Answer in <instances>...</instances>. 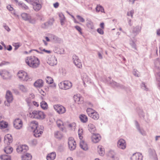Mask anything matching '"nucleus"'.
<instances>
[{
    "mask_svg": "<svg viewBox=\"0 0 160 160\" xmlns=\"http://www.w3.org/2000/svg\"><path fill=\"white\" fill-rule=\"evenodd\" d=\"M25 62L29 67L34 68L38 67L40 64L39 59L34 56L27 57L25 59Z\"/></svg>",
    "mask_w": 160,
    "mask_h": 160,
    "instance_id": "nucleus-1",
    "label": "nucleus"
},
{
    "mask_svg": "<svg viewBox=\"0 0 160 160\" xmlns=\"http://www.w3.org/2000/svg\"><path fill=\"white\" fill-rule=\"evenodd\" d=\"M30 117L32 118L42 120L44 119L46 115L43 111L40 110H34L29 113Z\"/></svg>",
    "mask_w": 160,
    "mask_h": 160,
    "instance_id": "nucleus-2",
    "label": "nucleus"
},
{
    "mask_svg": "<svg viewBox=\"0 0 160 160\" xmlns=\"http://www.w3.org/2000/svg\"><path fill=\"white\" fill-rule=\"evenodd\" d=\"M86 111L88 116L93 119L97 120L99 119V115L95 110L91 108H88Z\"/></svg>",
    "mask_w": 160,
    "mask_h": 160,
    "instance_id": "nucleus-3",
    "label": "nucleus"
},
{
    "mask_svg": "<svg viewBox=\"0 0 160 160\" xmlns=\"http://www.w3.org/2000/svg\"><path fill=\"white\" fill-rule=\"evenodd\" d=\"M60 88L63 90H67L72 87V83L68 81H62L58 84Z\"/></svg>",
    "mask_w": 160,
    "mask_h": 160,
    "instance_id": "nucleus-4",
    "label": "nucleus"
},
{
    "mask_svg": "<svg viewBox=\"0 0 160 160\" xmlns=\"http://www.w3.org/2000/svg\"><path fill=\"white\" fill-rule=\"evenodd\" d=\"M53 108L59 114H62L66 112L65 108L59 104L54 105Z\"/></svg>",
    "mask_w": 160,
    "mask_h": 160,
    "instance_id": "nucleus-5",
    "label": "nucleus"
},
{
    "mask_svg": "<svg viewBox=\"0 0 160 160\" xmlns=\"http://www.w3.org/2000/svg\"><path fill=\"white\" fill-rule=\"evenodd\" d=\"M18 78L22 81H27L29 79L27 73L22 70H21L18 72Z\"/></svg>",
    "mask_w": 160,
    "mask_h": 160,
    "instance_id": "nucleus-6",
    "label": "nucleus"
},
{
    "mask_svg": "<svg viewBox=\"0 0 160 160\" xmlns=\"http://www.w3.org/2000/svg\"><path fill=\"white\" fill-rule=\"evenodd\" d=\"M68 147L71 150H74L76 147V143L72 137L69 138L68 142Z\"/></svg>",
    "mask_w": 160,
    "mask_h": 160,
    "instance_id": "nucleus-7",
    "label": "nucleus"
},
{
    "mask_svg": "<svg viewBox=\"0 0 160 160\" xmlns=\"http://www.w3.org/2000/svg\"><path fill=\"white\" fill-rule=\"evenodd\" d=\"M22 125L23 122L20 119H16L13 122L14 127L17 129H21L22 127Z\"/></svg>",
    "mask_w": 160,
    "mask_h": 160,
    "instance_id": "nucleus-8",
    "label": "nucleus"
},
{
    "mask_svg": "<svg viewBox=\"0 0 160 160\" xmlns=\"http://www.w3.org/2000/svg\"><path fill=\"white\" fill-rule=\"evenodd\" d=\"M43 131V127L42 126H40L34 130V135L36 137H39L42 135Z\"/></svg>",
    "mask_w": 160,
    "mask_h": 160,
    "instance_id": "nucleus-9",
    "label": "nucleus"
},
{
    "mask_svg": "<svg viewBox=\"0 0 160 160\" xmlns=\"http://www.w3.org/2000/svg\"><path fill=\"white\" fill-rule=\"evenodd\" d=\"M21 16L22 18L25 21H29L30 23H34L35 22V20L32 19L30 15L26 13H22Z\"/></svg>",
    "mask_w": 160,
    "mask_h": 160,
    "instance_id": "nucleus-10",
    "label": "nucleus"
},
{
    "mask_svg": "<svg viewBox=\"0 0 160 160\" xmlns=\"http://www.w3.org/2000/svg\"><path fill=\"white\" fill-rule=\"evenodd\" d=\"M73 62L75 65L78 68H81L82 67V62L78 58L76 55L73 57Z\"/></svg>",
    "mask_w": 160,
    "mask_h": 160,
    "instance_id": "nucleus-11",
    "label": "nucleus"
},
{
    "mask_svg": "<svg viewBox=\"0 0 160 160\" xmlns=\"http://www.w3.org/2000/svg\"><path fill=\"white\" fill-rule=\"evenodd\" d=\"M47 63L50 65L53 66L56 64L57 60L54 56H50L48 58Z\"/></svg>",
    "mask_w": 160,
    "mask_h": 160,
    "instance_id": "nucleus-12",
    "label": "nucleus"
},
{
    "mask_svg": "<svg viewBox=\"0 0 160 160\" xmlns=\"http://www.w3.org/2000/svg\"><path fill=\"white\" fill-rule=\"evenodd\" d=\"M118 147L121 149H124L126 148V143L123 139H120L118 142Z\"/></svg>",
    "mask_w": 160,
    "mask_h": 160,
    "instance_id": "nucleus-13",
    "label": "nucleus"
},
{
    "mask_svg": "<svg viewBox=\"0 0 160 160\" xmlns=\"http://www.w3.org/2000/svg\"><path fill=\"white\" fill-rule=\"evenodd\" d=\"M4 143L7 145H9L12 141V135L9 134L6 135L4 137Z\"/></svg>",
    "mask_w": 160,
    "mask_h": 160,
    "instance_id": "nucleus-14",
    "label": "nucleus"
},
{
    "mask_svg": "<svg viewBox=\"0 0 160 160\" xmlns=\"http://www.w3.org/2000/svg\"><path fill=\"white\" fill-rule=\"evenodd\" d=\"M5 97L8 103L12 102L13 100V96L12 92L8 90L7 91Z\"/></svg>",
    "mask_w": 160,
    "mask_h": 160,
    "instance_id": "nucleus-15",
    "label": "nucleus"
},
{
    "mask_svg": "<svg viewBox=\"0 0 160 160\" xmlns=\"http://www.w3.org/2000/svg\"><path fill=\"white\" fill-rule=\"evenodd\" d=\"M101 136L99 134H93L92 137V140L95 143L98 142L101 139Z\"/></svg>",
    "mask_w": 160,
    "mask_h": 160,
    "instance_id": "nucleus-16",
    "label": "nucleus"
},
{
    "mask_svg": "<svg viewBox=\"0 0 160 160\" xmlns=\"http://www.w3.org/2000/svg\"><path fill=\"white\" fill-rule=\"evenodd\" d=\"M80 147L84 151L88 150L89 147L87 143L85 141L82 140L80 142Z\"/></svg>",
    "mask_w": 160,
    "mask_h": 160,
    "instance_id": "nucleus-17",
    "label": "nucleus"
},
{
    "mask_svg": "<svg viewBox=\"0 0 160 160\" xmlns=\"http://www.w3.org/2000/svg\"><path fill=\"white\" fill-rule=\"evenodd\" d=\"M65 125L69 129L74 130L76 127V124L74 122H67L65 123Z\"/></svg>",
    "mask_w": 160,
    "mask_h": 160,
    "instance_id": "nucleus-18",
    "label": "nucleus"
},
{
    "mask_svg": "<svg viewBox=\"0 0 160 160\" xmlns=\"http://www.w3.org/2000/svg\"><path fill=\"white\" fill-rule=\"evenodd\" d=\"M58 126L62 131H63L65 128V124L60 119L58 120L56 122Z\"/></svg>",
    "mask_w": 160,
    "mask_h": 160,
    "instance_id": "nucleus-19",
    "label": "nucleus"
},
{
    "mask_svg": "<svg viewBox=\"0 0 160 160\" xmlns=\"http://www.w3.org/2000/svg\"><path fill=\"white\" fill-rule=\"evenodd\" d=\"M28 150V147L26 145H22L19 146L17 149V151L18 152H25L27 151Z\"/></svg>",
    "mask_w": 160,
    "mask_h": 160,
    "instance_id": "nucleus-20",
    "label": "nucleus"
},
{
    "mask_svg": "<svg viewBox=\"0 0 160 160\" xmlns=\"http://www.w3.org/2000/svg\"><path fill=\"white\" fill-rule=\"evenodd\" d=\"M142 155L138 153L133 154L131 158V160H142Z\"/></svg>",
    "mask_w": 160,
    "mask_h": 160,
    "instance_id": "nucleus-21",
    "label": "nucleus"
},
{
    "mask_svg": "<svg viewBox=\"0 0 160 160\" xmlns=\"http://www.w3.org/2000/svg\"><path fill=\"white\" fill-rule=\"evenodd\" d=\"M0 75L4 79H8L10 76L9 73L5 70L2 71L0 72Z\"/></svg>",
    "mask_w": 160,
    "mask_h": 160,
    "instance_id": "nucleus-22",
    "label": "nucleus"
},
{
    "mask_svg": "<svg viewBox=\"0 0 160 160\" xmlns=\"http://www.w3.org/2000/svg\"><path fill=\"white\" fill-rule=\"evenodd\" d=\"M43 82L41 79L37 80L34 83V86L36 88H41L43 86Z\"/></svg>",
    "mask_w": 160,
    "mask_h": 160,
    "instance_id": "nucleus-23",
    "label": "nucleus"
},
{
    "mask_svg": "<svg viewBox=\"0 0 160 160\" xmlns=\"http://www.w3.org/2000/svg\"><path fill=\"white\" fill-rule=\"evenodd\" d=\"M73 98L75 102L78 104H81L83 103V101L78 95H74Z\"/></svg>",
    "mask_w": 160,
    "mask_h": 160,
    "instance_id": "nucleus-24",
    "label": "nucleus"
},
{
    "mask_svg": "<svg viewBox=\"0 0 160 160\" xmlns=\"http://www.w3.org/2000/svg\"><path fill=\"white\" fill-rule=\"evenodd\" d=\"M32 158V155L29 153H26L21 156L22 160H31Z\"/></svg>",
    "mask_w": 160,
    "mask_h": 160,
    "instance_id": "nucleus-25",
    "label": "nucleus"
},
{
    "mask_svg": "<svg viewBox=\"0 0 160 160\" xmlns=\"http://www.w3.org/2000/svg\"><path fill=\"white\" fill-rule=\"evenodd\" d=\"M98 152L101 156L103 155L105 153L104 149L101 145H99L97 148Z\"/></svg>",
    "mask_w": 160,
    "mask_h": 160,
    "instance_id": "nucleus-26",
    "label": "nucleus"
},
{
    "mask_svg": "<svg viewBox=\"0 0 160 160\" xmlns=\"http://www.w3.org/2000/svg\"><path fill=\"white\" fill-rule=\"evenodd\" d=\"M33 9L36 11L39 10L42 8L41 4L32 3Z\"/></svg>",
    "mask_w": 160,
    "mask_h": 160,
    "instance_id": "nucleus-27",
    "label": "nucleus"
},
{
    "mask_svg": "<svg viewBox=\"0 0 160 160\" xmlns=\"http://www.w3.org/2000/svg\"><path fill=\"white\" fill-rule=\"evenodd\" d=\"M56 157V154L55 152H52L48 154L47 157V160H54Z\"/></svg>",
    "mask_w": 160,
    "mask_h": 160,
    "instance_id": "nucleus-28",
    "label": "nucleus"
},
{
    "mask_svg": "<svg viewBox=\"0 0 160 160\" xmlns=\"http://www.w3.org/2000/svg\"><path fill=\"white\" fill-rule=\"evenodd\" d=\"M79 118L81 121L84 123L87 122L88 120L87 117L84 114L80 115L79 116Z\"/></svg>",
    "mask_w": 160,
    "mask_h": 160,
    "instance_id": "nucleus-29",
    "label": "nucleus"
},
{
    "mask_svg": "<svg viewBox=\"0 0 160 160\" xmlns=\"http://www.w3.org/2000/svg\"><path fill=\"white\" fill-rule=\"evenodd\" d=\"M89 130L92 133L94 132L96 130L95 126L92 124L90 123L88 125Z\"/></svg>",
    "mask_w": 160,
    "mask_h": 160,
    "instance_id": "nucleus-30",
    "label": "nucleus"
},
{
    "mask_svg": "<svg viewBox=\"0 0 160 160\" xmlns=\"http://www.w3.org/2000/svg\"><path fill=\"white\" fill-rule=\"evenodd\" d=\"M30 126L32 129L37 128L39 127L38 126V123L36 121H32L30 124Z\"/></svg>",
    "mask_w": 160,
    "mask_h": 160,
    "instance_id": "nucleus-31",
    "label": "nucleus"
},
{
    "mask_svg": "<svg viewBox=\"0 0 160 160\" xmlns=\"http://www.w3.org/2000/svg\"><path fill=\"white\" fill-rule=\"evenodd\" d=\"M40 106L41 108L44 110L47 109L48 108L47 103L44 101H42L41 102Z\"/></svg>",
    "mask_w": 160,
    "mask_h": 160,
    "instance_id": "nucleus-32",
    "label": "nucleus"
},
{
    "mask_svg": "<svg viewBox=\"0 0 160 160\" xmlns=\"http://www.w3.org/2000/svg\"><path fill=\"white\" fill-rule=\"evenodd\" d=\"M8 126V123L7 122L2 121L0 122V128L2 129L7 127Z\"/></svg>",
    "mask_w": 160,
    "mask_h": 160,
    "instance_id": "nucleus-33",
    "label": "nucleus"
},
{
    "mask_svg": "<svg viewBox=\"0 0 160 160\" xmlns=\"http://www.w3.org/2000/svg\"><path fill=\"white\" fill-rule=\"evenodd\" d=\"M12 150V148L9 146L6 147L4 149L5 152L7 154H10L11 153Z\"/></svg>",
    "mask_w": 160,
    "mask_h": 160,
    "instance_id": "nucleus-34",
    "label": "nucleus"
},
{
    "mask_svg": "<svg viewBox=\"0 0 160 160\" xmlns=\"http://www.w3.org/2000/svg\"><path fill=\"white\" fill-rule=\"evenodd\" d=\"M55 136L57 138L61 139L63 136V135L61 132L57 131L55 133Z\"/></svg>",
    "mask_w": 160,
    "mask_h": 160,
    "instance_id": "nucleus-35",
    "label": "nucleus"
},
{
    "mask_svg": "<svg viewBox=\"0 0 160 160\" xmlns=\"http://www.w3.org/2000/svg\"><path fill=\"white\" fill-rule=\"evenodd\" d=\"M87 27L90 29H92L94 28L93 23L91 21H89L86 24Z\"/></svg>",
    "mask_w": 160,
    "mask_h": 160,
    "instance_id": "nucleus-36",
    "label": "nucleus"
},
{
    "mask_svg": "<svg viewBox=\"0 0 160 160\" xmlns=\"http://www.w3.org/2000/svg\"><path fill=\"white\" fill-rule=\"evenodd\" d=\"M0 158L2 160H11L10 157L7 155H1Z\"/></svg>",
    "mask_w": 160,
    "mask_h": 160,
    "instance_id": "nucleus-37",
    "label": "nucleus"
},
{
    "mask_svg": "<svg viewBox=\"0 0 160 160\" xmlns=\"http://www.w3.org/2000/svg\"><path fill=\"white\" fill-rule=\"evenodd\" d=\"M18 5L20 8L24 10H27L29 8L27 6L23 3L18 2Z\"/></svg>",
    "mask_w": 160,
    "mask_h": 160,
    "instance_id": "nucleus-38",
    "label": "nucleus"
},
{
    "mask_svg": "<svg viewBox=\"0 0 160 160\" xmlns=\"http://www.w3.org/2000/svg\"><path fill=\"white\" fill-rule=\"evenodd\" d=\"M96 9L97 12H104V10L103 8L100 5H98L96 8Z\"/></svg>",
    "mask_w": 160,
    "mask_h": 160,
    "instance_id": "nucleus-39",
    "label": "nucleus"
},
{
    "mask_svg": "<svg viewBox=\"0 0 160 160\" xmlns=\"http://www.w3.org/2000/svg\"><path fill=\"white\" fill-rule=\"evenodd\" d=\"M78 133L79 139L82 140L83 138V130L82 129H79L78 130Z\"/></svg>",
    "mask_w": 160,
    "mask_h": 160,
    "instance_id": "nucleus-40",
    "label": "nucleus"
},
{
    "mask_svg": "<svg viewBox=\"0 0 160 160\" xmlns=\"http://www.w3.org/2000/svg\"><path fill=\"white\" fill-rule=\"evenodd\" d=\"M27 2L30 3V4L35 3L36 4H41V0H33L32 1L28 0V1H27Z\"/></svg>",
    "mask_w": 160,
    "mask_h": 160,
    "instance_id": "nucleus-41",
    "label": "nucleus"
},
{
    "mask_svg": "<svg viewBox=\"0 0 160 160\" xmlns=\"http://www.w3.org/2000/svg\"><path fill=\"white\" fill-rule=\"evenodd\" d=\"M46 82L49 84H51L53 82V79L52 78L50 77H47L46 78Z\"/></svg>",
    "mask_w": 160,
    "mask_h": 160,
    "instance_id": "nucleus-42",
    "label": "nucleus"
},
{
    "mask_svg": "<svg viewBox=\"0 0 160 160\" xmlns=\"http://www.w3.org/2000/svg\"><path fill=\"white\" fill-rule=\"evenodd\" d=\"M82 79L83 81L84 84L85 82H87L89 81V78L86 74H85V75H83V77H82Z\"/></svg>",
    "mask_w": 160,
    "mask_h": 160,
    "instance_id": "nucleus-43",
    "label": "nucleus"
},
{
    "mask_svg": "<svg viewBox=\"0 0 160 160\" xmlns=\"http://www.w3.org/2000/svg\"><path fill=\"white\" fill-rule=\"evenodd\" d=\"M141 30V28L136 27L134 28L133 30V33H137L139 32Z\"/></svg>",
    "mask_w": 160,
    "mask_h": 160,
    "instance_id": "nucleus-44",
    "label": "nucleus"
},
{
    "mask_svg": "<svg viewBox=\"0 0 160 160\" xmlns=\"http://www.w3.org/2000/svg\"><path fill=\"white\" fill-rule=\"evenodd\" d=\"M75 29L79 32L81 35H82V29L78 26H76L75 27Z\"/></svg>",
    "mask_w": 160,
    "mask_h": 160,
    "instance_id": "nucleus-45",
    "label": "nucleus"
},
{
    "mask_svg": "<svg viewBox=\"0 0 160 160\" xmlns=\"http://www.w3.org/2000/svg\"><path fill=\"white\" fill-rule=\"evenodd\" d=\"M77 18L78 19V20L81 22H84L85 21V20L83 18H82V17L80 16L79 15H77Z\"/></svg>",
    "mask_w": 160,
    "mask_h": 160,
    "instance_id": "nucleus-46",
    "label": "nucleus"
},
{
    "mask_svg": "<svg viewBox=\"0 0 160 160\" xmlns=\"http://www.w3.org/2000/svg\"><path fill=\"white\" fill-rule=\"evenodd\" d=\"M103 29L102 28L101 29L100 28H99L97 30V31L98 33H99L100 34L103 35L104 33V31L103 30Z\"/></svg>",
    "mask_w": 160,
    "mask_h": 160,
    "instance_id": "nucleus-47",
    "label": "nucleus"
},
{
    "mask_svg": "<svg viewBox=\"0 0 160 160\" xmlns=\"http://www.w3.org/2000/svg\"><path fill=\"white\" fill-rule=\"evenodd\" d=\"M134 13V11L131 10L129 12H128L127 13V15L128 16H131L132 18L133 17V15Z\"/></svg>",
    "mask_w": 160,
    "mask_h": 160,
    "instance_id": "nucleus-48",
    "label": "nucleus"
},
{
    "mask_svg": "<svg viewBox=\"0 0 160 160\" xmlns=\"http://www.w3.org/2000/svg\"><path fill=\"white\" fill-rule=\"evenodd\" d=\"M20 88L22 92H25L27 91L26 88L23 85H21L20 87Z\"/></svg>",
    "mask_w": 160,
    "mask_h": 160,
    "instance_id": "nucleus-49",
    "label": "nucleus"
},
{
    "mask_svg": "<svg viewBox=\"0 0 160 160\" xmlns=\"http://www.w3.org/2000/svg\"><path fill=\"white\" fill-rule=\"evenodd\" d=\"M7 8L10 11H12L13 9V8L10 5H8L7 6Z\"/></svg>",
    "mask_w": 160,
    "mask_h": 160,
    "instance_id": "nucleus-50",
    "label": "nucleus"
},
{
    "mask_svg": "<svg viewBox=\"0 0 160 160\" xmlns=\"http://www.w3.org/2000/svg\"><path fill=\"white\" fill-rule=\"evenodd\" d=\"M59 5V3L58 2L53 4V6L55 8H57L58 7Z\"/></svg>",
    "mask_w": 160,
    "mask_h": 160,
    "instance_id": "nucleus-51",
    "label": "nucleus"
},
{
    "mask_svg": "<svg viewBox=\"0 0 160 160\" xmlns=\"http://www.w3.org/2000/svg\"><path fill=\"white\" fill-rule=\"evenodd\" d=\"M41 51H44L46 53H50L51 52V51H50L46 50L44 49H42L41 50Z\"/></svg>",
    "mask_w": 160,
    "mask_h": 160,
    "instance_id": "nucleus-52",
    "label": "nucleus"
},
{
    "mask_svg": "<svg viewBox=\"0 0 160 160\" xmlns=\"http://www.w3.org/2000/svg\"><path fill=\"white\" fill-rule=\"evenodd\" d=\"M33 105L34 106H35L36 107H38L39 106L38 103L37 102L35 101H33Z\"/></svg>",
    "mask_w": 160,
    "mask_h": 160,
    "instance_id": "nucleus-53",
    "label": "nucleus"
},
{
    "mask_svg": "<svg viewBox=\"0 0 160 160\" xmlns=\"http://www.w3.org/2000/svg\"><path fill=\"white\" fill-rule=\"evenodd\" d=\"M5 29L7 30L8 32H9L10 30V29L9 27L7 26H4Z\"/></svg>",
    "mask_w": 160,
    "mask_h": 160,
    "instance_id": "nucleus-54",
    "label": "nucleus"
},
{
    "mask_svg": "<svg viewBox=\"0 0 160 160\" xmlns=\"http://www.w3.org/2000/svg\"><path fill=\"white\" fill-rule=\"evenodd\" d=\"M100 27L102 28H104V23L103 22L101 23L100 24Z\"/></svg>",
    "mask_w": 160,
    "mask_h": 160,
    "instance_id": "nucleus-55",
    "label": "nucleus"
},
{
    "mask_svg": "<svg viewBox=\"0 0 160 160\" xmlns=\"http://www.w3.org/2000/svg\"><path fill=\"white\" fill-rule=\"evenodd\" d=\"M98 57H99V58H100V59H102V55L99 52L98 53Z\"/></svg>",
    "mask_w": 160,
    "mask_h": 160,
    "instance_id": "nucleus-56",
    "label": "nucleus"
},
{
    "mask_svg": "<svg viewBox=\"0 0 160 160\" xmlns=\"http://www.w3.org/2000/svg\"><path fill=\"white\" fill-rule=\"evenodd\" d=\"M7 50L9 51H10L12 49V47L11 46L9 45V48H8Z\"/></svg>",
    "mask_w": 160,
    "mask_h": 160,
    "instance_id": "nucleus-57",
    "label": "nucleus"
},
{
    "mask_svg": "<svg viewBox=\"0 0 160 160\" xmlns=\"http://www.w3.org/2000/svg\"><path fill=\"white\" fill-rule=\"evenodd\" d=\"M6 63H8V62H2L0 64V66H1L2 65H5L6 64Z\"/></svg>",
    "mask_w": 160,
    "mask_h": 160,
    "instance_id": "nucleus-58",
    "label": "nucleus"
},
{
    "mask_svg": "<svg viewBox=\"0 0 160 160\" xmlns=\"http://www.w3.org/2000/svg\"><path fill=\"white\" fill-rule=\"evenodd\" d=\"M67 160H73V158L71 157H69L67 158Z\"/></svg>",
    "mask_w": 160,
    "mask_h": 160,
    "instance_id": "nucleus-59",
    "label": "nucleus"
},
{
    "mask_svg": "<svg viewBox=\"0 0 160 160\" xmlns=\"http://www.w3.org/2000/svg\"><path fill=\"white\" fill-rule=\"evenodd\" d=\"M157 33L158 35H160V29L158 30Z\"/></svg>",
    "mask_w": 160,
    "mask_h": 160,
    "instance_id": "nucleus-60",
    "label": "nucleus"
},
{
    "mask_svg": "<svg viewBox=\"0 0 160 160\" xmlns=\"http://www.w3.org/2000/svg\"><path fill=\"white\" fill-rule=\"evenodd\" d=\"M45 39L46 40V41L48 42H49L50 41V39H49V38H48V37H45Z\"/></svg>",
    "mask_w": 160,
    "mask_h": 160,
    "instance_id": "nucleus-61",
    "label": "nucleus"
},
{
    "mask_svg": "<svg viewBox=\"0 0 160 160\" xmlns=\"http://www.w3.org/2000/svg\"><path fill=\"white\" fill-rule=\"evenodd\" d=\"M43 42H44L45 44L46 45H47V43L46 42V41L44 40H43Z\"/></svg>",
    "mask_w": 160,
    "mask_h": 160,
    "instance_id": "nucleus-62",
    "label": "nucleus"
},
{
    "mask_svg": "<svg viewBox=\"0 0 160 160\" xmlns=\"http://www.w3.org/2000/svg\"><path fill=\"white\" fill-rule=\"evenodd\" d=\"M74 22H75L76 23H78V22L76 21V19H75V18H74Z\"/></svg>",
    "mask_w": 160,
    "mask_h": 160,
    "instance_id": "nucleus-63",
    "label": "nucleus"
},
{
    "mask_svg": "<svg viewBox=\"0 0 160 160\" xmlns=\"http://www.w3.org/2000/svg\"><path fill=\"white\" fill-rule=\"evenodd\" d=\"M32 142H34V144H36L37 143L36 141L35 140H33Z\"/></svg>",
    "mask_w": 160,
    "mask_h": 160,
    "instance_id": "nucleus-64",
    "label": "nucleus"
}]
</instances>
